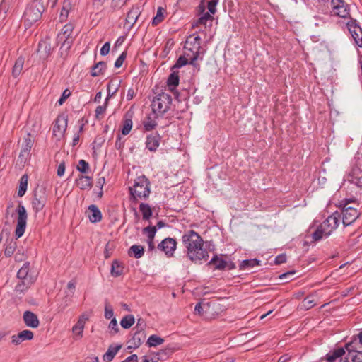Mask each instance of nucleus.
Returning <instances> with one entry per match:
<instances>
[{
  "mask_svg": "<svg viewBox=\"0 0 362 362\" xmlns=\"http://www.w3.org/2000/svg\"><path fill=\"white\" fill-rule=\"evenodd\" d=\"M144 254V247L141 245H133L129 250L128 255L129 257H134L136 259L141 258Z\"/></svg>",
  "mask_w": 362,
  "mask_h": 362,
  "instance_id": "obj_30",
  "label": "nucleus"
},
{
  "mask_svg": "<svg viewBox=\"0 0 362 362\" xmlns=\"http://www.w3.org/2000/svg\"><path fill=\"white\" fill-rule=\"evenodd\" d=\"M160 136L158 133H153L146 137V147L150 151H156L160 145Z\"/></svg>",
  "mask_w": 362,
  "mask_h": 362,
  "instance_id": "obj_22",
  "label": "nucleus"
},
{
  "mask_svg": "<svg viewBox=\"0 0 362 362\" xmlns=\"http://www.w3.org/2000/svg\"><path fill=\"white\" fill-rule=\"evenodd\" d=\"M63 43L60 47L61 54L63 55L64 52L67 54L70 49L74 40L63 39Z\"/></svg>",
  "mask_w": 362,
  "mask_h": 362,
  "instance_id": "obj_49",
  "label": "nucleus"
},
{
  "mask_svg": "<svg viewBox=\"0 0 362 362\" xmlns=\"http://www.w3.org/2000/svg\"><path fill=\"white\" fill-rule=\"evenodd\" d=\"M127 57V53L123 52L115 62V67L119 68L122 66Z\"/></svg>",
  "mask_w": 362,
  "mask_h": 362,
  "instance_id": "obj_55",
  "label": "nucleus"
},
{
  "mask_svg": "<svg viewBox=\"0 0 362 362\" xmlns=\"http://www.w3.org/2000/svg\"><path fill=\"white\" fill-rule=\"evenodd\" d=\"M71 8V4L69 0H64L63 2V6L60 13V19L62 21L66 20L69 11Z\"/></svg>",
  "mask_w": 362,
  "mask_h": 362,
  "instance_id": "obj_40",
  "label": "nucleus"
},
{
  "mask_svg": "<svg viewBox=\"0 0 362 362\" xmlns=\"http://www.w3.org/2000/svg\"><path fill=\"white\" fill-rule=\"evenodd\" d=\"M143 336V332L136 330L132 337V340L134 341L135 345H140L141 344V337Z\"/></svg>",
  "mask_w": 362,
  "mask_h": 362,
  "instance_id": "obj_57",
  "label": "nucleus"
},
{
  "mask_svg": "<svg viewBox=\"0 0 362 362\" xmlns=\"http://www.w3.org/2000/svg\"><path fill=\"white\" fill-rule=\"evenodd\" d=\"M163 354V352L154 353L150 358L145 356L142 362H158L160 359V356Z\"/></svg>",
  "mask_w": 362,
  "mask_h": 362,
  "instance_id": "obj_53",
  "label": "nucleus"
},
{
  "mask_svg": "<svg viewBox=\"0 0 362 362\" xmlns=\"http://www.w3.org/2000/svg\"><path fill=\"white\" fill-rule=\"evenodd\" d=\"M24 62L25 59L21 56L16 60V62L12 69V75L14 78H17L20 76L23 67Z\"/></svg>",
  "mask_w": 362,
  "mask_h": 362,
  "instance_id": "obj_34",
  "label": "nucleus"
},
{
  "mask_svg": "<svg viewBox=\"0 0 362 362\" xmlns=\"http://www.w3.org/2000/svg\"><path fill=\"white\" fill-rule=\"evenodd\" d=\"M33 338V333L32 331L25 329L19 332L17 335L11 337V342L15 345H18L25 340H31Z\"/></svg>",
  "mask_w": 362,
  "mask_h": 362,
  "instance_id": "obj_23",
  "label": "nucleus"
},
{
  "mask_svg": "<svg viewBox=\"0 0 362 362\" xmlns=\"http://www.w3.org/2000/svg\"><path fill=\"white\" fill-rule=\"evenodd\" d=\"M164 342V339L157 335L153 334L149 337L147 340V344L148 346H156L160 345Z\"/></svg>",
  "mask_w": 362,
  "mask_h": 362,
  "instance_id": "obj_43",
  "label": "nucleus"
},
{
  "mask_svg": "<svg viewBox=\"0 0 362 362\" xmlns=\"http://www.w3.org/2000/svg\"><path fill=\"white\" fill-rule=\"evenodd\" d=\"M76 184L81 189L84 190L90 189L92 186L91 178L89 176L81 175L79 178L76 180Z\"/></svg>",
  "mask_w": 362,
  "mask_h": 362,
  "instance_id": "obj_31",
  "label": "nucleus"
},
{
  "mask_svg": "<svg viewBox=\"0 0 362 362\" xmlns=\"http://www.w3.org/2000/svg\"><path fill=\"white\" fill-rule=\"evenodd\" d=\"M134 317L132 315H127L121 320L120 325L124 329H129L134 324Z\"/></svg>",
  "mask_w": 362,
  "mask_h": 362,
  "instance_id": "obj_41",
  "label": "nucleus"
},
{
  "mask_svg": "<svg viewBox=\"0 0 362 362\" xmlns=\"http://www.w3.org/2000/svg\"><path fill=\"white\" fill-rule=\"evenodd\" d=\"M71 301V297H69L68 295H66L61 302L58 304V308L60 311L64 310L66 307H68Z\"/></svg>",
  "mask_w": 362,
  "mask_h": 362,
  "instance_id": "obj_50",
  "label": "nucleus"
},
{
  "mask_svg": "<svg viewBox=\"0 0 362 362\" xmlns=\"http://www.w3.org/2000/svg\"><path fill=\"white\" fill-rule=\"evenodd\" d=\"M51 53V44L47 40L40 41L37 48V54L40 58L42 60H46L50 56Z\"/></svg>",
  "mask_w": 362,
  "mask_h": 362,
  "instance_id": "obj_17",
  "label": "nucleus"
},
{
  "mask_svg": "<svg viewBox=\"0 0 362 362\" xmlns=\"http://www.w3.org/2000/svg\"><path fill=\"white\" fill-rule=\"evenodd\" d=\"M139 210L142 214L143 219L148 220L152 216V210L148 204L141 203L139 205Z\"/></svg>",
  "mask_w": 362,
  "mask_h": 362,
  "instance_id": "obj_39",
  "label": "nucleus"
},
{
  "mask_svg": "<svg viewBox=\"0 0 362 362\" xmlns=\"http://www.w3.org/2000/svg\"><path fill=\"white\" fill-rule=\"evenodd\" d=\"M126 4V0H112L110 8L108 11L110 13H113L121 8Z\"/></svg>",
  "mask_w": 362,
  "mask_h": 362,
  "instance_id": "obj_45",
  "label": "nucleus"
},
{
  "mask_svg": "<svg viewBox=\"0 0 362 362\" xmlns=\"http://www.w3.org/2000/svg\"><path fill=\"white\" fill-rule=\"evenodd\" d=\"M159 117H160L156 114H153V112L151 114H149L146 118V119L144 121V127L145 130L151 131L153 129L157 126L156 120Z\"/></svg>",
  "mask_w": 362,
  "mask_h": 362,
  "instance_id": "obj_26",
  "label": "nucleus"
},
{
  "mask_svg": "<svg viewBox=\"0 0 362 362\" xmlns=\"http://www.w3.org/2000/svg\"><path fill=\"white\" fill-rule=\"evenodd\" d=\"M105 317L106 319H112L114 315V312L112 308L107 303L105 304Z\"/></svg>",
  "mask_w": 362,
  "mask_h": 362,
  "instance_id": "obj_56",
  "label": "nucleus"
},
{
  "mask_svg": "<svg viewBox=\"0 0 362 362\" xmlns=\"http://www.w3.org/2000/svg\"><path fill=\"white\" fill-rule=\"evenodd\" d=\"M286 262V255L285 254H281L276 257L274 262L279 265Z\"/></svg>",
  "mask_w": 362,
  "mask_h": 362,
  "instance_id": "obj_63",
  "label": "nucleus"
},
{
  "mask_svg": "<svg viewBox=\"0 0 362 362\" xmlns=\"http://www.w3.org/2000/svg\"><path fill=\"white\" fill-rule=\"evenodd\" d=\"M70 95H71V92L69 90H68V89L64 90V92L62 93L61 98L58 100L59 105H62L64 103L66 99L70 96Z\"/></svg>",
  "mask_w": 362,
  "mask_h": 362,
  "instance_id": "obj_59",
  "label": "nucleus"
},
{
  "mask_svg": "<svg viewBox=\"0 0 362 362\" xmlns=\"http://www.w3.org/2000/svg\"><path fill=\"white\" fill-rule=\"evenodd\" d=\"M141 13V8L139 6H132L128 11L125 21V26H127L129 30L135 24Z\"/></svg>",
  "mask_w": 362,
  "mask_h": 362,
  "instance_id": "obj_16",
  "label": "nucleus"
},
{
  "mask_svg": "<svg viewBox=\"0 0 362 362\" xmlns=\"http://www.w3.org/2000/svg\"><path fill=\"white\" fill-rule=\"evenodd\" d=\"M132 128V121L131 119H125L123 121L122 134L123 135H127Z\"/></svg>",
  "mask_w": 362,
  "mask_h": 362,
  "instance_id": "obj_47",
  "label": "nucleus"
},
{
  "mask_svg": "<svg viewBox=\"0 0 362 362\" xmlns=\"http://www.w3.org/2000/svg\"><path fill=\"white\" fill-rule=\"evenodd\" d=\"M350 341L352 343L356 342L358 346L362 347V332L354 335Z\"/></svg>",
  "mask_w": 362,
  "mask_h": 362,
  "instance_id": "obj_58",
  "label": "nucleus"
},
{
  "mask_svg": "<svg viewBox=\"0 0 362 362\" xmlns=\"http://www.w3.org/2000/svg\"><path fill=\"white\" fill-rule=\"evenodd\" d=\"M86 213L91 223H98L102 220V213L99 208L95 204L90 205Z\"/></svg>",
  "mask_w": 362,
  "mask_h": 362,
  "instance_id": "obj_24",
  "label": "nucleus"
},
{
  "mask_svg": "<svg viewBox=\"0 0 362 362\" xmlns=\"http://www.w3.org/2000/svg\"><path fill=\"white\" fill-rule=\"evenodd\" d=\"M218 0H210L208 3V9L212 14L216 12V6L218 4Z\"/></svg>",
  "mask_w": 362,
  "mask_h": 362,
  "instance_id": "obj_60",
  "label": "nucleus"
},
{
  "mask_svg": "<svg viewBox=\"0 0 362 362\" xmlns=\"http://www.w3.org/2000/svg\"><path fill=\"white\" fill-rule=\"evenodd\" d=\"M209 265L213 264L214 266L215 269L223 270L227 266V262L222 259H219L217 255H215L208 263Z\"/></svg>",
  "mask_w": 362,
  "mask_h": 362,
  "instance_id": "obj_36",
  "label": "nucleus"
},
{
  "mask_svg": "<svg viewBox=\"0 0 362 362\" xmlns=\"http://www.w3.org/2000/svg\"><path fill=\"white\" fill-rule=\"evenodd\" d=\"M177 247V242L175 239L172 238H166L158 244V248L163 251L168 257L173 256L174 252Z\"/></svg>",
  "mask_w": 362,
  "mask_h": 362,
  "instance_id": "obj_15",
  "label": "nucleus"
},
{
  "mask_svg": "<svg viewBox=\"0 0 362 362\" xmlns=\"http://www.w3.org/2000/svg\"><path fill=\"white\" fill-rule=\"evenodd\" d=\"M156 231V227L153 226H147L143 229V232L147 234L148 239H154Z\"/></svg>",
  "mask_w": 362,
  "mask_h": 362,
  "instance_id": "obj_51",
  "label": "nucleus"
},
{
  "mask_svg": "<svg viewBox=\"0 0 362 362\" xmlns=\"http://www.w3.org/2000/svg\"><path fill=\"white\" fill-rule=\"evenodd\" d=\"M23 319L26 326L37 328L40 325L37 316L30 310H26L23 315Z\"/></svg>",
  "mask_w": 362,
  "mask_h": 362,
  "instance_id": "obj_21",
  "label": "nucleus"
},
{
  "mask_svg": "<svg viewBox=\"0 0 362 362\" xmlns=\"http://www.w3.org/2000/svg\"><path fill=\"white\" fill-rule=\"evenodd\" d=\"M150 186L151 182L145 175L139 176L135 179L134 185L129 187L130 194L135 199H146L151 193Z\"/></svg>",
  "mask_w": 362,
  "mask_h": 362,
  "instance_id": "obj_5",
  "label": "nucleus"
},
{
  "mask_svg": "<svg viewBox=\"0 0 362 362\" xmlns=\"http://www.w3.org/2000/svg\"><path fill=\"white\" fill-rule=\"evenodd\" d=\"M106 67L107 65L105 62H99L98 63H96L92 68L90 72L91 76L95 77L103 74Z\"/></svg>",
  "mask_w": 362,
  "mask_h": 362,
  "instance_id": "obj_35",
  "label": "nucleus"
},
{
  "mask_svg": "<svg viewBox=\"0 0 362 362\" xmlns=\"http://www.w3.org/2000/svg\"><path fill=\"white\" fill-rule=\"evenodd\" d=\"M110 43L109 42H105L100 49V54L103 56L107 55L110 52Z\"/></svg>",
  "mask_w": 362,
  "mask_h": 362,
  "instance_id": "obj_62",
  "label": "nucleus"
},
{
  "mask_svg": "<svg viewBox=\"0 0 362 362\" xmlns=\"http://www.w3.org/2000/svg\"><path fill=\"white\" fill-rule=\"evenodd\" d=\"M16 211L18 214V218L17 225L15 230V235L16 238H19L22 237L25 233L28 219V214L25 206L21 204H18Z\"/></svg>",
  "mask_w": 362,
  "mask_h": 362,
  "instance_id": "obj_8",
  "label": "nucleus"
},
{
  "mask_svg": "<svg viewBox=\"0 0 362 362\" xmlns=\"http://www.w3.org/2000/svg\"><path fill=\"white\" fill-rule=\"evenodd\" d=\"M89 168L88 163L84 160H80L78 164L77 165V170L81 173H87Z\"/></svg>",
  "mask_w": 362,
  "mask_h": 362,
  "instance_id": "obj_52",
  "label": "nucleus"
},
{
  "mask_svg": "<svg viewBox=\"0 0 362 362\" xmlns=\"http://www.w3.org/2000/svg\"><path fill=\"white\" fill-rule=\"evenodd\" d=\"M341 216L339 212H334L327 218L313 233L314 241L320 240L323 237H328L338 227Z\"/></svg>",
  "mask_w": 362,
  "mask_h": 362,
  "instance_id": "obj_2",
  "label": "nucleus"
},
{
  "mask_svg": "<svg viewBox=\"0 0 362 362\" xmlns=\"http://www.w3.org/2000/svg\"><path fill=\"white\" fill-rule=\"evenodd\" d=\"M212 18L213 17L209 13H205L202 16L199 18L195 25H198L199 24L206 25V22Z\"/></svg>",
  "mask_w": 362,
  "mask_h": 362,
  "instance_id": "obj_54",
  "label": "nucleus"
},
{
  "mask_svg": "<svg viewBox=\"0 0 362 362\" xmlns=\"http://www.w3.org/2000/svg\"><path fill=\"white\" fill-rule=\"evenodd\" d=\"M350 181L359 187H362V163L354 166L349 173Z\"/></svg>",
  "mask_w": 362,
  "mask_h": 362,
  "instance_id": "obj_18",
  "label": "nucleus"
},
{
  "mask_svg": "<svg viewBox=\"0 0 362 362\" xmlns=\"http://www.w3.org/2000/svg\"><path fill=\"white\" fill-rule=\"evenodd\" d=\"M145 327H146L145 321L143 319H141V318L138 319L137 323H136V326L135 328L138 331H140V332H143L144 330Z\"/></svg>",
  "mask_w": 362,
  "mask_h": 362,
  "instance_id": "obj_64",
  "label": "nucleus"
},
{
  "mask_svg": "<svg viewBox=\"0 0 362 362\" xmlns=\"http://www.w3.org/2000/svg\"><path fill=\"white\" fill-rule=\"evenodd\" d=\"M331 8L334 16L345 18L349 15V5L344 0H332Z\"/></svg>",
  "mask_w": 362,
  "mask_h": 362,
  "instance_id": "obj_11",
  "label": "nucleus"
},
{
  "mask_svg": "<svg viewBox=\"0 0 362 362\" xmlns=\"http://www.w3.org/2000/svg\"><path fill=\"white\" fill-rule=\"evenodd\" d=\"M33 145V139L30 133H28L23 138L22 148L19 154V158L28 156Z\"/></svg>",
  "mask_w": 362,
  "mask_h": 362,
  "instance_id": "obj_19",
  "label": "nucleus"
},
{
  "mask_svg": "<svg viewBox=\"0 0 362 362\" xmlns=\"http://www.w3.org/2000/svg\"><path fill=\"white\" fill-rule=\"evenodd\" d=\"M108 103H106V100L103 105H99L95 109V117L98 119H100L103 117V115L106 110Z\"/></svg>",
  "mask_w": 362,
  "mask_h": 362,
  "instance_id": "obj_48",
  "label": "nucleus"
},
{
  "mask_svg": "<svg viewBox=\"0 0 362 362\" xmlns=\"http://www.w3.org/2000/svg\"><path fill=\"white\" fill-rule=\"evenodd\" d=\"M28 177L27 175H23L20 180L18 196L23 197L27 190Z\"/></svg>",
  "mask_w": 362,
  "mask_h": 362,
  "instance_id": "obj_38",
  "label": "nucleus"
},
{
  "mask_svg": "<svg viewBox=\"0 0 362 362\" xmlns=\"http://www.w3.org/2000/svg\"><path fill=\"white\" fill-rule=\"evenodd\" d=\"M165 9L159 7L157 10L156 16L152 20V25H157L164 19Z\"/></svg>",
  "mask_w": 362,
  "mask_h": 362,
  "instance_id": "obj_46",
  "label": "nucleus"
},
{
  "mask_svg": "<svg viewBox=\"0 0 362 362\" xmlns=\"http://www.w3.org/2000/svg\"><path fill=\"white\" fill-rule=\"evenodd\" d=\"M122 345L117 344V345H110L107 351L105 352V354L103 355V358L106 362H110L114 358L115 356L117 354V353L121 349Z\"/></svg>",
  "mask_w": 362,
  "mask_h": 362,
  "instance_id": "obj_28",
  "label": "nucleus"
},
{
  "mask_svg": "<svg viewBox=\"0 0 362 362\" xmlns=\"http://www.w3.org/2000/svg\"><path fill=\"white\" fill-rule=\"evenodd\" d=\"M30 269V263L25 262L18 270L17 277L20 280L16 286V290L23 292L26 290L33 282L32 278L28 275Z\"/></svg>",
  "mask_w": 362,
  "mask_h": 362,
  "instance_id": "obj_7",
  "label": "nucleus"
},
{
  "mask_svg": "<svg viewBox=\"0 0 362 362\" xmlns=\"http://www.w3.org/2000/svg\"><path fill=\"white\" fill-rule=\"evenodd\" d=\"M88 318L85 317L84 315L80 316L76 324L72 327V332L75 339H79L83 337L84 326Z\"/></svg>",
  "mask_w": 362,
  "mask_h": 362,
  "instance_id": "obj_20",
  "label": "nucleus"
},
{
  "mask_svg": "<svg viewBox=\"0 0 362 362\" xmlns=\"http://www.w3.org/2000/svg\"><path fill=\"white\" fill-rule=\"evenodd\" d=\"M346 350L345 346L344 347H338L332 351H330L325 356V360L327 362H336L337 359H341L345 354Z\"/></svg>",
  "mask_w": 362,
  "mask_h": 362,
  "instance_id": "obj_25",
  "label": "nucleus"
},
{
  "mask_svg": "<svg viewBox=\"0 0 362 362\" xmlns=\"http://www.w3.org/2000/svg\"><path fill=\"white\" fill-rule=\"evenodd\" d=\"M47 202V195L45 190L40 189L35 190L32 199V208L35 214L40 212L45 206Z\"/></svg>",
  "mask_w": 362,
  "mask_h": 362,
  "instance_id": "obj_12",
  "label": "nucleus"
},
{
  "mask_svg": "<svg viewBox=\"0 0 362 362\" xmlns=\"http://www.w3.org/2000/svg\"><path fill=\"white\" fill-rule=\"evenodd\" d=\"M260 261L257 259H245L243 260L240 264V269L244 270L253 268L255 266L259 265Z\"/></svg>",
  "mask_w": 362,
  "mask_h": 362,
  "instance_id": "obj_37",
  "label": "nucleus"
},
{
  "mask_svg": "<svg viewBox=\"0 0 362 362\" xmlns=\"http://www.w3.org/2000/svg\"><path fill=\"white\" fill-rule=\"evenodd\" d=\"M17 247V243L15 240H10L7 243L4 250V255L6 257H9L13 255Z\"/></svg>",
  "mask_w": 362,
  "mask_h": 362,
  "instance_id": "obj_42",
  "label": "nucleus"
},
{
  "mask_svg": "<svg viewBox=\"0 0 362 362\" xmlns=\"http://www.w3.org/2000/svg\"><path fill=\"white\" fill-rule=\"evenodd\" d=\"M190 59L184 54L182 56H180L175 64L173 66L172 70L175 69H179L182 67L183 66L189 64Z\"/></svg>",
  "mask_w": 362,
  "mask_h": 362,
  "instance_id": "obj_44",
  "label": "nucleus"
},
{
  "mask_svg": "<svg viewBox=\"0 0 362 362\" xmlns=\"http://www.w3.org/2000/svg\"><path fill=\"white\" fill-rule=\"evenodd\" d=\"M201 37L195 34L190 35L185 40L184 46L185 54L190 59L189 64L199 68V65L196 62L197 59L202 60L200 57Z\"/></svg>",
  "mask_w": 362,
  "mask_h": 362,
  "instance_id": "obj_3",
  "label": "nucleus"
},
{
  "mask_svg": "<svg viewBox=\"0 0 362 362\" xmlns=\"http://www.w3.org/2000/svg\"><path fill=\"white\" fill-rule=\"evenodd\" d=\"M339 214L341 216L342 223L344 226H350L358 218L360 215L356 209L351 206H347V204L344 205L341 212Z\"/></svg>",
  "mask_w": 362,
  "mask_h": 362,
  "instance_id": "obj_10",
  "label": "nucleus"
},
{
  "mask_svg": "<svg viewBox=\"0 0 362 362\" xmlns=\"http://www.w3.org/2000/svg\"><path fill=\"white\" fill-rule=\"evenodd\" d=\"M68 119L65 115H59L54 121L52 134L53 136L59 140L64 136V134L67 128Z\"/></svg>",
  "mask_w": 362,
  "mask_h": 362,
  "instance_id": "obj_14",
  "label": "nucleus"
},
{
  "mask_svg": "<svg viewBox=\"0 0 362 362\" xmlns=\"http://www.w3.org/2000/svg\"><path fill=\"white\" fill-rule=\"evenodd\" d=\"M109 328L114 330V334H116L119 332V327H118L117 321L116 318L113 317L111 320V321L109 324Z\"/></svg>",
  "mask_w": 362,
  "mask_h": 362,
  "instance_id": "obj_61",
  "label": "nucleus"
},
{
  "mask_svg": "<svg viewBox=\"0 0 362 362\" xmlns=\"http://www.w3.org/2000/svg\"><path fill=\"white\" fill-rule=\"evenodd\" d=\"M45 11L43 2L41 0H34L30 3L23 14V22L25 28H30L35 23L38 21Z\"/></svg>",
  "mask_w": 362,
  "mask_h": 362,
  "instance_id": "obj_4",
  "label": "nucleus"
},
{
  "mask_svg": "<svg viewBox=\"0 0 362 362\" xmlns=\"http://www.w3.org/2000/svg\"><path fill=\"white\" fill-rule=\"evenodd\" d=\"M124 267L121 262L115 259L112 261L111 266V275L114 277H118L123 274Z\"/></svg>",
  "mask_w": 362,
  "mask_h": 362,
  "instance_id": "obj_32",
  "label": "nucleus"
},
{
  "mask_svg": "<svg viewBox=\"0 0 362 362\" xmlns=\"http://www.w3.org/2000/svg\"><path fill=\"white\" fill-rule=\"evenodd\" d=\"M74 30V25L71 23L65 25L61 32L57 35V39L62 41L63 39L74 40L71 36Z\"/></svg>",
  "mask_w": 362,
  "mask_h": 362,
  "instance_id": "obj_27",
  "label": "nucleus"
},
{
  "mask_svg": "<svg viewBox=\"0 0 362 362\" xmlns=\"http://www.w3.org/2000/svg\"><path fill=\"white\" fill-rule=\"evenodd\" d=\"M346 25L356 45L362 47V28L357 23L356 20L351 19L347 22Z\"/></svg>",
  "mask_w": 362,
  "mask_h": 362,
  "instance_id": "obj_13",
  "label": "nucleus"
},
{
  "mask_svg": "<svg viewBox=\"0 0 362 362\" xmlns=\"http://www.w3.org/2000/svg\"><path fill=\"white\" fill-rule=\"evenodd\" d=\"M172 73L170 74V76L168 78L167 80V85L169 88V90L171 92L174 93V90L176 88V86H178L180 78L178 75V71H175L174 70H172Z\"/></svg>",
  "mask_w": 362,
  "mask_h": 362,
  "instance_id": "obj_29",
  "label": "nucleus"
},
{
  "mask_svg": "<svg viewBox=\"0 0 362 362\" xmlns=\"http://www.w3.org/2000/svg\"><path fill=\"white\" fill-rule=\"evenodd\" d=\"M347 354L345 359L349 362H362V347L358 346L356 342L349 341L345 344Z\"/></svg>",
  "mask_w": 362,
  "mask_h": 362,
  "instance_id": "obj_9",
  "label": "nucleus"
},
{
  "mask_svg": "<svg viewBox=\"0 0 362 362\" xmlns=\"http://www.w3.org/2000/svg\"><path fill=\"white\" fill-rule=\"evenodd\" d=\"M119 86V83H118L116 81H111L108 83L107 90V95L105 98L106 103H108L109 99L115 95V94L117 92L118 88Z\"/></svg>",
  "mask_w": 362,
  "mask_h": 362,
  "instance_id": "obj_33",
  "label": "nucleus"
},
{
  "mask_svg": "<svg viewBox=\"0 0 362 362\" xmlns=\"http://www.w3.org/2000/svg\"><path fill=\"white\" fill-rule=\"evenodd\" d=\"M182 242L186 250V256L192 262L201 263L202 260H207L209 252L198 233L193 230H186L182 236Z\"/></svg>",
  "mask_w": 362,
  "mask_h": 362,
  "instance_id": "obj_1",
  "label": "nucleus"
},
{
  "mask_svg": "<svg viewBox=\"0 0 362 362\" xmlns=\"http://www.w3.org/2000/svg\"><path fill=\"white\" fill-rule=\"evenodd\" d=\"M172 105L171 95L167 93L162 92L158 94L151 101V109L153 114L161 117L170 109Z\"/></svg>",
  "mask_w": 362,
  "mask_h": 362,
  "instance_id": "obj_6",
  "label": "nucleus"
}]
</instances>
